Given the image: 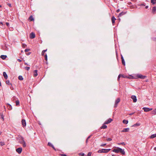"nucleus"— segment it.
<instances>
[{
	"label": "nucleus",
	"mask_w": 156,
	"mask_h": 156,
	"mask_svg": "<svg viewBox=\"0 0 156 156\" xmlns=\"http://www.w3.org/2000/svg\"><path fill=\"white\" fill-rule=\"evenodd\" d=\"M111 150V149H102L101 150H99L98 151V153H107L108 152Z\"/></svg>",
	"instance_id": "obj_1"
},
{
	"label": "nucleus",
	"mask_w": 156,
	"mask_h": 156,
	"mask_svg": "<svg viewBox=\"0 0 156 156\" xmlns=\"http://www.w3.org/2000/svg\"><path fill=\"white\" fill-rule=\"evenodd\" d=\"M19 142L20 144H23V147H25L26 146V143L24 141L23 137H22L20 139Z\"/></svg>",
	"instance_id": "obj_2"
},
{
	"label": "nucleus",
	"mask_w": 156,
	"mask_h": 156,
	"mask_svg": "<svg viewBox=\"0 0 156 156\" xmlns=\"http://www.w3.org/2000/svg\"><path fill=\"white\" fill-rule=\"evenodd\" d=\"M136 76L138 78H139L141 79H144L147 77L146 76H143L141 74H138L136 75Z\"/></svg>",
	"instance_id": "obj_3"
},
{
	"label": "nucleus",
	"mask_w": 156,
	"mask_h": 156,
	"mask_svg": "<svg viewBox=\"0 0 156 156\" xmlns=\"http://www.w3.org/2000/svg\"><path fill=\"white\" fill-rule=\"evenodd\" d=\"M143 109L144 110L145 112H148L151 110L152 108H148L144 107L143 108Z\"/></svg>",
	"instance_id": "obj_4"
},
{
	"label": "nucleus",
	"mask_w": 156,
	"mask_h": 156,
	"mask_svg": "<svg viewBox=\"0 0 156 156\" xmlns=\"http://www.w3.org/2000/svg\"><path fill=\"white\" fill-rule=\"evenodd\" d=\"M22 150V147H19L16 149V151L19 154H20Z\"/></svg>",
	"instance_id": "obj_5"
},
{
	"label": "nucleus",
	"mask_w": 156,
	"mask_h": 156,
	"mask_svg": "<svg viewBox=\"0 0 156 156\" xmlns=\"http://www.w3.org/2000/svg\"><path fill=\"white\" fill-rule=\"evenodd\" d=\"M120 101V99L119 98H118L116 99L115 101V107H116L117 106L118 104Z\"/></svg>",
	"instance_id": "obj_6"
},
{
	"label": "nucleus",
	"mask_w": 156,
	"mask_h": 156,
	"mask_svg": "<svg viewBox=\"0 0 156 156\" xmlns=\"http://www.w3.org/2000/svg\"><path fill=\"white\" fill-rule=\"evenodd\" d=\"M112 120L111 119L109 118L104 123V124H108L110 123L112 121Z\"/></svg>",
	"instance_id": "obj_7"
},
{
	"label": "nucleus",
	"mask_w": 156,
	"mask_h": 156,
	"mask_svg": "<svg viewBox=\"0 0 156 156\" xmlns=\"http://www.w3.org/2000/svg\"><path fill=\"white\" fill-rule=\"evenodd\" d=\"M131 98L133 100L134 102H136L137 101L136 97L134 95H132L131 97Z\"/></svg>",
	"instance_id": "obj_8"
},
{
	"label": "nucleus",
	"mask_w": 156,
	"mask_h": 156,
	"mask_svg": "<svg viewBox=\"0 0 156 156\" xmlns=\"http://www.w3.org/2000/svg\"><path fill=\"white\" fill-rule=\"evenodd\" d=\"M120 148L117 147L116 149H114L112 151L116 153H118L119 152V149H120Z\"/></svg>",
	"instance_id": "obj_9"
},
{
	"label": "nucleus",
	"mask_w": 156,
	"mask_h": 156,
	"mask_svg": "<svg viewBox=\"0 0 156 156\" xmlns=\"http://www.w3.org/2000/svg\"><path fill=\"white\" fill-rule=\"evenodd\" d=\"M35 37V34L33 32L31 33L30 35V37L31 39H33Z\"/></svg>",
	"instance_id": "obj_10"
},
{
	"label": "nucleus",
	"mask_w": 156,
	"mask_h": 156,
	"mask_svg": "<svg viewBox=\"0 0 156 156\" xmlns=\"http://www.w3.org/2000/svg\"><path fill=\"white\" fill-rule=\"evenodd\" d=\"M22 124L23 125V126L24 127L26 125V122L25 120L22 119L21 121Z\"/></svg>",
	"instance_id": "obj_11"
},
{
	"label": "nucleus",
	"mask_w": 156,
	"mask_h": 156,
	"mask_svg": "<svg viewBox=\"0 0 156 156\" xmlns=\"http://www.w3.org/2000/svg\"><path fill=\"white\" fill-rule=\"evenodd\" d=\"M119 149V152L121 153L122 154H125V152L124 151V150L122 149L121 148Z\"/></svg>",
	"instance_id": "obj_12"
},
{
	"label": "nucleus",
	"mask_w": 156,
	"mask_h": 156,
	"mask_svg": "<svg viewBox=\"0 0 156 156\" xmlns=\"http://www.w3.org/2000/svg\"><path fill=\"white\" fill-rule=\"evenodd\" d=\"M129 128H126L124 129L122 131V132H128L129 130Z\"/></svg>",
	"instance_id": "obj_13"
},
{
	"label": "nucleus",
	"mask_w": 156,
	"mask_h": 156,
	"mask_svg": "<svg viewBox=\"0 0 156 156\" xmlns=\"http://www.w3.org/2000/svg\"><path fill=\"white\" fill-rule=\"evenodd\" d=\"M156 11V7H154L152 8V12L153 14H154L155 13V11Z\"/></svg>",
	"instance_id": "obj_14"
},
{
	"label": "nucleus",
	"mask_w": 156,
	"mask_h": 156,
	"mask_svg": "<svg viewBox=\"0 0 156 156\" xmlns=\"http://www.w3.org/2000/svg\"><path fill=\"white\" fill-rule=\"evenodd\" d=\"M3 76H4V78L5 79H7L8 78V76H7L6 73V72H3Z\"/></svg>",
	"instance_id": "obj_15"
},
{
	"label": "nucleus",
	"mask_w": 156,
	"mask_h": 156,
	"mask_svg": "<svg viewBox=\"0 0 156 156\" xmlns=\"http://www.w3.org/2000/svg\"><path fill=\"white\" fill-rule=\"evenodd\" d=\"M126 13V12H122L120 13L118 16L119 17H121L122 16L125 14Z\"/></svg>",
	"instance_id": "obj_16"
},
{
	"label": "nucleus",
	"mask_w": 156,
	"mask_h": 156,
	"mask_svg": "<svg viewBox=\"0 0 156 156\" xmlns=\"http://www.w3.org/2000/svg\"><path fill=\"white\" fill-rule=\"evenodd\" d=\"M37 70H35L34 71V77H36L37 75Z\"/></svg>",
	"instance_id": "obj_17"
},
{
	"label": "nucleus",
	"mask_w": 156,
	"mask_h": 156,
	"mask_svg": "<svg viewBox=\"0 0 156 156\" xmlns=\"http://www.w3.org/2000/svg\"><path fill=\"white\" fill-rule=\"evenodd\" d=\"M116 20V19L115 18V17L114 16H112V23L113 24L115 22V20Z\"/></svg>",
	"instance_id": "obj_18"
},
{
	"label": "nucleus",
	"mask_w": 156,
	"mask_h": 156,
	"mask_svg": "<svg viewBox=\"0 0 156 156\" xmlns=\"http://www.w3.org/2000/svg\"><path fill=\"white\" fill-rule=\"evenodd\" d=\"M7 105H8L7 107L8 108V109L9 110H11L12 108L11 105L9 104H7Z\"/></svg>",
	"instance_id": "obj_19"
},
{
	"label": "nucleus",
	"mask_w": 156,
	"mask_h": 156,
	"mask_svg": "<svg viewBox=\"0 0 156 156\" xmlns=\"http://www.w3.org/2000/svg\"><path fill=\"white\" fill-rule=\"evenodd\" d=\"M0 57L2 59H5L7 57V56L5 55H1Z\"/></svg>",
	"instance_id": "obj_20"
},
{
	"label": "nucleus",
	"mask_w": 156,
	"mask_h": 156,
	"mask_svg": "<svg viewBox=\"0 0 156 156\" xmlns=\"http://www.w3.org/2000/svg\"><path fill=\"white\" fill-rule=\"evenodd\" d=\"M156 137V134H153L151 135V136L150 137V138H153Z\"/></svg>",
	"instance_id": "obj_21"
},
{
	"label": "nucleus",
	"mask_w": 156,
	"mask_h": 156,
	"mask_svg": "<svg viewBox=\"0 0 156 156\" xmlns=\"http://www.w3.org/2000/svg\"><path fill=\"white\" fill-rule=\"evenodd\" d=\"M29 20L30 21H33L34 20V19L33 18V17L32 16H30L29 18Z\"/></svg>",
	"instance_id": "obj_22"
},
{
	"label": "nucleus",
	"mask_w": 156,
	"mask_h": 156,
	"mask_svg": "<svg viewBox=\"0 0 156 156\" xmlns=\"http://www.w3.org/2000/svg\"><path fill=\"white\" fill-rule=\"evenodd\" d=\"M122 122L123 123L126 124L128 123V121L127 120L124 119L123 120Z\"/></svg>",
	"instance_id": "obj_23"
},
{
	"label": "nucleus",
	"mask_w": 156,
	"mask_h": 156,
	"mask_svg": "<svg viewBox=\"0 0 156 156\" xmlns=\"http://www.w3.org/2000/svg\"><path fill=\"white\" fill-rule=\"evenodd\" d=\"M107 128V126L105 125H103V126H101V129H106V128Z\"/></svg>",
	"instance_id": "obj_24"
},
{
	"label": "nucleus",
	"mask_w": 156,
	"mask_h": 156,
	"mask_svg": "<svg viewBox=\"0 0 156 156\" xmlns=\"http://www.w3.org/2000/svg\"><path fill=\"white\" fill-rule=\"evenodd\" d=\"M6 83L8 85H12V84L11 83H10V82L9 80H7L6 81Z\"/></svg>",
	"instance_id": "obj_25"
},
{
	"label": "nucleus",
	"mask_w": 156,
	"mask_h": 156,
	"mask_svg": "<svg viewBox=\"0 0 156 156\" xmlns=\"http://www.w3.org/2000/svg\"><path fill=\"white\" fill-rule=\"evenodd\" d=\"M18 79L20 80H23V78L21 76H19L18 77Z\"/></svg>",
	"instance_id": "obj_26"
},
{
	"label": "nucleus",
	"mask_w": 156,
	"mask_h": 156,
	"mask_svg": "<svg viewBox=\"0 0 156 156\" xmlns=\"http://www.w3.org/2000/svg\"><path fill=\"white\" fill-rule=\"evenodd\" d=\"M5 145V143L3 142H0V145L1 146H3Z\"/></svg>",
	"instance_id": "obj_27"
},
{
	"label": "nucleus",
	"mask_w": 156,
	"mask_h": 156,
	"mask_svg": "<svg viewBox=\"0 0 156 156\" xmlns=\"http://www.w3.org/2000/svg\"><path fill=\"white\" fill-rule=\"evenodd\" d=\"M16 105L17 106L19 105L20 102L19 100H17L16 101Z\"/></svg>",
	"instance_id": "obj_28"
},
{
	"label": "nucleus",
	"mask_w": 156,
	"mask_h": 156,
	"mask_svg": "<svg viewBox=\"0 0 156 156\" xmlns=\"http://www.w3.org/2000/svg\"><path fill=\"white\" fill-rule=\"evenodd\" d=\"M46 51H47V50H44L42 52V53H41L42 55H44L45 52H46Z\"/></svg>",
	"instance_id": "obj_29"
},
{
	"label": "nucleus",
	"mask_w": 156,
	"mask_h": 156,
	"mask_svg": "<svg viewBox=\"0 0 156 156\" xmlns=\"http://www.w3.org/2000/svg\"><path fill=\"white\" fill-rule=\"evenodd\" d=\"M118 144L119 145H125V144L124 142H122V143H118Z\"/></svg>",
	"instance_id": "obj_30"
},
{
	"label": "nucleus",
	"mask_w": 156,
	"mask_h": 156,
	"mask_svg": "<svg viewBox=\"0 0 156 156\" xmlns=\"http://www.w3.org/2000/svg\"><path fill=\"white\" fill-rule=\"evenodd\" d=\"M151 2L153 4H154L156 3V2H154V0H151Z\"/></svg>",
	"instance_id": "obj_31"
},
{
	"label": "nucleus",
	"mask_w": 156,
	"mask_h": 156,
	"mask_svg": "<svg viewBox=\"0 0 156 156\" xmlns=\"http://www.w3.org/2000/svg\"><path fill=\"white\" fill-rule=\"evenodd\" d=\"M91 154H92V152H89L88 153L87 156H91Z\"/></svg>",
	"instance_id": "obj_32"
},
{
	"label": "nucleus",
	"mask_w": 156,
	"mask_h": 156,
	"mask_svg": "<svg viewBox=\"0 0 156 156\" xmlns=\"http://www.w3.org/2000/svg\"><path fill=\"white\" fill-rule=\"evenodd\" d=\"M122 62L123 65H125V62L124 59H122Z\"/></svg>",
	"instance_id": "obj_33"
},
{
	"label": "nucleus",
	"mask_w": 156,
	"mask_h": 156,
	"mask_svg": "<svg viewBox=\"0 0 156 156\" xmlns=\"http://www.w3.org/2000/svg\"><path fill=\"white\" fill-rule=\"evenodd\" d=\"M106 145V144H102L100 145L101 147H104Z\"/></svg>",
	"instance_id": "obj_34"
},
{
	"label": "nucleus",
	"mask_w": 156,
	"mask_h": 156,
	"mask_svg": "<svg viewBox=\"0 0 156 156\" xmlns=\"http://www.w3.org/2000/svg\"><path fill=\"white\" fill-rule=\"evenodd\" d=\"M44 57H45V60L46 61H47V54H45V55H44Z\"/></svg>",
	"instance_id": "obj_35"
},
{
	"label": "nucleus",
	"mask_w": 156,
	"mask_h": 156,
	"mask_svg": "<svg viewBox=\"0 0 156 156\" xmlns=\"http://www.w3.org/2000/svg\"><path fill=\"white\" fill-rule=\"evenodd\" d=\"M106 140L108 141H111L112 140V139L111 138H108Z\"/></svg>",
	"instance_id": "obj_36"
},
{
	"label": "nucleus",
	"mask_w": 156,
	"mask_h": 156,
	"mask_svg": "<svg viewBox=\"0 0 156 156\" xmlns=\"http://www.w3.org/2000/svg\"><path fill=\"white\" fill-rule=\"evenodd\" d=\"M122 76V75H121V74H119L118 76V79L119 80V79L120 78V77H121V76Z\"/></svg>",
	"instance_id": "obj_37"
},
{
	"label": "nucleus",
	"mask_w": 156,
	"mask_h": 156,
	"mask_svg": "<svg viewBox=\"0 0 156 156\" xmlns=\"http://www.w3.org/2000/svg\"><path fill=\"white\" fill-rule=\"evenodd\" d=\"M26 46H27V45L25 44H22V47L23 48H25Z\"/></svg>",
	"instance_id": "obj_38"
},
{
	"label": "nucleus",
	"mask_w": 156,
	"mask_h": 156,
	"mask_svg": "<svg viewBox=\"0 0 156 156\" xmlns=\"http://www.w3.org/2000/svg\"><path fill=\"white\" fill-rule=\"evenodd\" d=\"M48 145H49V146H51V145H52V144H51V143H50V142H48Z\"/></svg>",
	"instance_id": "obj_39"
},
{
	"label": "nucleus",
	"mask_w": 156,
	"mask_h": 156,
	"mask_svg": "<svg viewBox=\"0 0 156 156\" xmlns=\"http://www.w3.org/2000/svg\"><path fill=\"white\" fill-rule=\"evenodd\" d=\"M56 151V149H55V148L54 147V146L52 145H51V146Z\"/></svg>",
	"instance_id": "obj_40"
},
{
	"label": "nucleus",
	"mask_w": 156,
	"mask_h": 156,
	"mask_svg": "<svg viewBox=\"0 0 156 156\" xmlns=\"http://www.w3.org/2000/svg\"><path fill=\"white\" fill-rule=\"evenodd\" d=\"M60 155L61 156H67V155L65 154H61Z\"/></svg>",
	"instance_id": "obj_41"
},
{
	"label": "nucleus",
	"mask_w": 156,
	"mask_h": 156,
	"mask_svg": "<svg viewBox=\"0 0 156 156\" xmlns=\"http://www.w3.org/2000/svg\"><path fill=\"white\" fill-rule=\"evenodd\" d=\"M80 155L84 156V154L83 153H81L80 154Z\"/></svg>",
	"instance_id": "obj_42"
},
{
	"label": "nucleus",
	"mask_w": 156,
	"mask_h": 156,
	"mask_svg": "<svg viewBox=\"0 0 156 156\" xmlns=\"http://www.w3.org/2000/svg\"><path fill=\"white\" fill-rule=\"evenodd\" d=\"M140 124L138 123H136L135 124V126H140Z\"/></svg>",
	"instance_id": "obj_43"
},
{
	"label": "nucleus",
	"mask_w": 156,
	"mask_h": 156,
	"mask_svg": "<svg viewBox=\"0 0 156 156\" xmlns=\"http://www.w3.org/2000/svg\"><path fill=\"white\" fill-rule=\"evenodd\" d=\"M26 68L27 70H29L30 69V68L29 67H26Z\"/></svg>",
	"instance_id": "obj_44"
},
{
	"label": "nucleus",
	"mask_w": 156,
	"mask_h": 156,
	"mask_svg": "<svg viewBox=\"0 0 156 156\" xmlns=\"http://www.w3.org/2000/svg\"><path fill=\"white\" fill-rule=\"evenodd\" d=\"M29 50H30L29 49H26L24 51L25 52H27Z\"/></svg>",
	"instance_id": "obj_45"
},
{
	"label": "nucleus",
	"mask_w": 156,
	"mask_h": 156,
	"mask_svg": "<svg viewBox=\"0 0 156 156\" xmlns=\"http://www.w3.org/2000/svg\"><path fill=\"white\" fill-rule=\"evenodd\" d=\"M6 24L7 25V26L9 27V23L8 22L6 23Z\"/></svg>",
	"instance_id": "obj_46"
},
{
	"label": "nucleus",
	"mask_w": 156,
	"mask_h": 156,
	"mask_svg": "<svg viewBox=\"0 0 156 156\" xmlns=\"http://www.w3.org/2000/svg\"><path fill=\"white\" fill-rule=\"evenodd\" d=\"M1 118L2 119H3V121L4 120V117L2 115H1Z\"/></svg>",
	"instance_id": "obj_47"
},
{
	"label": "nucleus",
	"mask_w": 156,
	"mask_h": 156,
	"mask_svg": "<svg viewBox=\"0 0 156 156\" xmlns=\"http://www.w3.org/2000/svg\"><path fill=\"white\" fill-rule=\"evenodd\" d=\"M153 112L154 114H156V109L154 110L153 111Z\"/></svg>",
	"instance_id": "obj_48"
},
{
	"label": "nucleus",
	"mask_w": 156,
	"mask_h": 156,
	"mask_svg": "<svg viewBox=\"0 0 156 156\" xmlns=\"http://www.w3.org/2000/svg\"><path fill=\"white\" fill-rule=\"evenodd\" d=\"M17 60L18 61H19V62H21L22 61L21 60H20V59H17Z\"/></svg>",
	"instance_id": "obj_49"
},
{
	"label": "nucleus",
	"mask_w": 156,
	"mask_h": 156,
	"mask_svg": "<svg viewBox=\"0 0 156 156\" xmlns=\"http://www.w3.org/2000/svg\"><path fill=\"white\" fill-rule=\"evenodd\" d=\"M88 140L87 139L86 141V144H87V143H88Z\"/></svg>",
	"instance_id": "obj_50"
},
{
	"label": "nucleus",
	"mask_w": 156,
	"mask_h": 156,
	"mask_svg": "<svg viewBox=\"0 0 156 156\" xmlns=\"http://www.w3.org/2000/svg\"><path fill=\"white\" fill-rule=\"evenodd\" d=\"M91 137V136H89L87 138V139L88 140L90 138V137Z\"/></svg>",
	"instance_id": "obj_51"
},
{
	"label": "nucleus",
	"mask_w": 156,
	"mask_h": 156,
	"mask_svg": "<svg viewBox=\"0 0 156 156\" xmlns=\"http://www.w3.org/2000/svg\"><path fill=\"white\" fill-rule=\"evenodd\" d=\"M30 53H31L30 52H28V53L27 54V55H29L30 54Z\"/></svg>",
	"instance_id": "obj_52"
},
{
	"label": "nucleus",
	"mask_w": 156,
	"mask_h": 156,
	"mask_svg": "<svg viewBox=\"0 0 156 156\" xmlns=\"http://www.w3.org/2000/svg\"><path fill=\"white\" fill-rule=\"evenodd\" d=\"M120 11V10L119 9H118L117 10L116 12H119Z\"/></svg>",
	"instance_id": "obj_53"
},
{
	"label": "nucleus",
	"mask_w": 156,
	"mask_h": 156,
	"mask_svg": "<svg viewBox=\"0 0 156 156\" xmlns=\"http://www.w3.org/2000/svg\"><path fill=\"white\" fill-rule=\"evenodd\" d=\"M134 113H130L129 114V115H133V114Z\"/></svg>",
	"instance_id": "obj_54"
},
{
	"label": "nucleus",
	"mask_w": 156,
	"mask_h": 156,
	"mask_svg": "<svg viewBox=\"0 0 156 156\" xmlns=\"http://www.w3.org/2000/svg\"><path fill=\"white\" fill-rule=\"evenodd\" d=\"M0 25H3V23L2 22H1L0 23Z\"/></svg>",
	"instance_id": "obj_55"
},
{
	"label": "nucleus",
	"mask_w": 156,
	"mask_h": 156,
	"mask_svg": "<svg viewBox=\"0 0 156 156\" xmlns=\"http://www.w3.org/2000/svg\"><path fill=\"white\" fill-rule=\"evenodd\" d=\"M148 6H146L145 7V8H146V9H147V8H148Z\"/></svg>",
	"instance_id": "obj_56"
},
{
	"label": "nucleus",
	"mask_w": 156,
	"mask_h": 156,
	"mask_svg": "<svg viewBox=\"0 0 156 156\" xmlns=\"http://www.w3.org/2000/svg\"><path fill=\"white\" fill-rule=\"evenodd\" d=\"M121 59H122H122H124L123 58L122 56L121 57Z\"/></svg>",
	"instance_id": "obj_57"
},
{
	"label": "nucleus",
	"mask_w": 156,
	"mask_h": 156,
	"mask_svg": "<svg viewBox=\"0 0 156 156\" xmlns=\"http://www.w3.org/2000/svg\"><path fill=\"white\" fill-rule=\"evenodd\" d=\"M8 5H9V6H11V4H8Z\"/></svg>",
	"instance_id": "obj_58"
},
{
	"label": "nucleus",
	"mask_w": 156,
	"mask_h": 156,
	"mask_svg": "<svg viewBox=\"0 0 156 156\" xmlns=\"http://www.w3.org/2000/svg\"><path fill=\"white\" fill-rule=\"evenodd\" d=\"M154 150L155 151H156V147H155L154 149Z\"/></svg>",
	"instance_id": "obj_59"
},
{
	"label": "nucleus",
	"mask_w": 156,
	"mask_h": 156,
	"mask_svg": "<svg viewBox=\"0 0 156 156\" xmlns=\"http://www.w3.org/2000/svg\"><path fill=\"white\" fill-rule=\"evenodd\" d=\"M121 76V77H124V76L123 75H122V76Z\"/></svg>",
	"instance_id": "obj_60"
},
{
	"label": "nucleus",
	"mask_w": 156,
	"mask_h": 156,
	"mask_svg": "<svg viewBox=\"0 0 156 156\" xmlns=\"http://www.w3.org/2000/svg\"><path fill=\"white\" fill-rule=\"evenodd\" d=\"M24 64H25V65H27V63H25Z\"/></svg>",
	"instance_id": "obj_61"
},
{
	"label": "nucleus",
	"mask_w": 156,
	"mask_h": 156,
	"mask_svg": "<svg viewBox=\"0 0 156 156\" xmlns=\"http://www.w3.org/2000/svg\"><path fill=\"white\" fill-rule=\"evenodd\" d=\"M1 134V132H0V135Z\"/></svg>",
	"instance_id": "obj_62"
},
{
	"label": "nucleus",
	"mask_w": 156,
	"mask_h": 156,
	"mask_svg": "<svg viewBox=\"0 0 156 156\" xmlns=\"http://www.w3.org/2000/svg\"><path fill=\"white\" fill-rule=\"evenodd\" d=\"M1 7V6L0 5V7Z\"/></svg>",
	"instance_id": "obj_63"
},
{
	"label": "nucleus",
	"mask_w": 156,
	"mask_h": 156,
	"mask_svg": "<svg viewBox=\"0 0 156 156\" xmlns=\"http://www.w3.org/2000/svg\"><path fill=\"white\" fill-rule=\"evenodd\" d=\"M155 1H156V0H155Z\"/></svg>",
	"instance_id": "obj_64"
}]
</instances>
